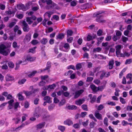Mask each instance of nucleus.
Listing matches in <instances>:
<instances>
[{
	"mask_svg": "<svg viewBox=\"0 0 132 132\" xmlns=\"http://www.w3.org/2000/svg\"><path fill=\"white\" fill-rule=\"evenodd\" d=\"M17 8L19 10H22L23 11L26 10L24 5L22 4H19L18 5Z\"/></svg>",
	"mask_w": 132,
	"mask_h": 132,
	"instance_id": "4be33fe9",
	"label": "nucleus"
},
{
	"mask_svg": "<svg viewBox=\"0 0 132 132\" xmlns=\"http://www.w3.org/2000/svg\"><path fill=\"white\" fill-rule=\"evenodd\" d=\"M63 47L67 50H69L70 48L69 44L67 43H65L64 44Z\"/></svg>",
	"mask_w": 132,
	"mask_h": 132,
	"instance_id": "a19ab883",
	"label": "nucleus"
},
{
	"mask_svg": "<svg viewBox=\"0 0 132 132\" xmlns=\"http://www.w3.org/2000/svg\"><path fill=\"white\" fill-rule=\"evenodd\" d=\"M16 17L19 19H22L23 16V15L22 14H17L16 15Z\"/></svg>",
	"mask_w": 132,
	"mask_h": 132,
	"instance_id": "37998d69",
	"label": "nucleus"
},
{
	"mask_svg": "<svg viewBox=\"0 0 132 132\" xmlns=\"http://www.w3.org/2000/svg\"><path fill=\"white\" fill-rule=\"evenodd\" d=\"M122 46L121 45H118L115 46L116 54L118 57H119L120 55L121 54L120 51L122 48Z\"/></svg>",
	"mask_w": 132,
	"mask_h": 132,
	"instance_id": "39448f33",
	"label": "nucleus"
},
{
	"mask_svg": "<svg viewBox=\"0 0 132 132\" xmlns=\"http://www.w3.org/2000/svg\"><path fill=\"white\" fill-rule=\"evenodd\" d=\"M19 106V104L18 102H16L14 103V107L15 109H16Z\"/></svg>",
	"mask_w": 132,
	"mask_h": 132,
	"instance_id": "13d9d810",
	"label": "nucleus"
},
{
	"mask_svg": "<svg viewBox=\"0 0 132 132\" xmlns=\"http://www.w3.org/2000/svg\"><path fill=\"white\" fill-rule=\"evenodd\" d=\"M104 13L103 11H99L93 14V16L94 17L97 16L96 21L99 22H105V21L103 19L100 18L102 16V15H101L99 16H98L100 14Z\"/></svg>",
	"mask_w": 132,
	"mask_h": 132,
	"instance_id": "f03ea898",
	"label": "nucleus"
},
{
	"mask_svg": "<svg viewBox=\"0 0 132 132\" xmlns=\"http://www.w3.org/2000/svg\"><path fill=\"white\" fill-rule=\"evenodd\" d=\"M23 29L24 32H27L30 30V28L27 23L25 21H23L22 22Z\"/></svg>",
	"mask_w": 132,
	"mask_h": 132,
	"instance_id": "20e7f679",
	"label": "nucleus"
},
{
	"mask_svg": "<svg viewBox=\"0 0 132 132\" xmlns=\"http://www.w3.org/2000/svg\"><path fill=\"white\" fill-rule=\"evenodd\" d=\"M83 92L84 90L82 89L76 91L75 94L74 98H77Z\"/></svg>",
	"mask_w": 132,
	"mask_h": 132,
	"instance_id": "4468645a",
	"label": "nucleus"
},
{
	"mask_svg": "<svg viewBox=\"0 0 132 132\" xmlns=\"http://www.w3.org/2000/svg\"><path fill=\"white\" fill-rule=\"evenodd\" d=\"M96 98V96H93L91 100V103H94L95 101Z\"/></svg>",
	"mask_w": 132,
	"mask_h": 132,
	"instance_id": "052dcab7",
	"label": "nucleus"
},
{
	"mask_svg": "<svg viewBox=\"0 0 132 132\" xmlns=\"http://www.w3.org/2000/svg\"><path fill=\"white\" fill-rule=\"evenodd\" d=\"M64 37V35L63 34H59L58 35L56 36L57 39H62Z\"/></svg>",
	"mask_w": 132,
	"mask_h": 132,
	"instance_id": "bb28decb",
	"label": "nucleus"
},
{
	"mask_svg": "<svg viewBox=\"0 0 132 132\" xmlns=\"http://www.w3.org/2000/svg\"><path fill=\"white\" fill-rule=\"evenodd\" d=\"M126 78L127 79H129L130 80H132V75L131 73H128L127 75Z\"/></svg>",
	"mask_w": 132,
	"mask_h": 132,
	"instance_id": "49530a36",
	"label": "nucleus"
},
{
	"mask_svg": "<svg viewBox=\"0 0 132 132\" xmlns=\"http://www.w3.org/2000/svg\"><path fill=\"white\" fill-rule=\"evenodd\" d=\"M26 80L25 79H23L19 81L18 83L20 85L23 84L26 81Z\"/></svg>",
	"mask_w": 132,
	"mask_h": 132,
	"instance_id": "473e14b6",
	"label": "nucleus"
},
{
	"mask_svg": "<svg viewBox=\"0 0 132 132\" xmlns=\"http://www.w3.org/2000/svg\"><path fill=\"white\" fill-rule=\"evenodd\" d=\"M94 82L96 84L98 85L100 83V81L97 79H96L94 80Z\"/></svg>",
	"mask_w": 132,
	"mask_h": 132,
	"instance_id": "e2e57ef3",
	"label": "nucleus"
},
{
	"mask_svg": "<svg viewBox=\"0 0 132 132\" xmlns=\"http://www.w3.org/2000/svg\"><path fill=\"white\" fill-rule=\"evenodd\" d=\"M15 12L13 10H9L8 11H6L5 13V15H6L9 16V18L14 16Z\"/></svg>",
	"mask_w": 132,
	"mask_h": 132,
	"instance_id": "423d86ee",
	"label": "nucleus"
},
{
	"mask_svg": "<svg viewBox=\"0 0 132 132\" xmlns=\"http://www.w3.org/2000/svg\"><path fill=\"white\" fill-rule=\"evenodd\" d=\"M114 63L113 60H111L109 61V69H111L113 68Z\"/></svg>",
	"mask_w": 132,
	"mask_h": 132,
	"instance_id": "c85d7f7f",
	"label": "nucleus"
},
{
	"mask_svg": "<svg viewBox=\"0 0 132 132\" xmlns=\"http://www.w3.org/2000/svg\"><path fill=\"white\" fill-rule=\"evenodd\" d=\"M42 110L39 107H37L36 108L35 112L34 114L35 116L37 117H40L42 114Z\"/></svg>",
	"mask_w": 132,
	"mask_h": 132,
	"instance_id": "7ed1b4c3",
	"label": "nucleus"
},
{
	"mask_svg": "<svg viewBox=\"0 0 132 132\" xmlns=\"http://www.w3.org/2000/svg\"><path fill=\"white\" fill-rule=\"evenodd\" d=\"M132 62V59H129L127 60L125 62V64H129L131 63Z\"/></svg>",
	"mask_w": 132,
	"mask_h": 132,
	"instance_id": "a18cd8bd",
	"label": "nucleus"
},
{
	"mask_svg": "<svg viewBox=\"0 0 132 132\" xmlns=\"http://www.w3.org/2000/svg\"><path fill=\"white\" fill-rule=\"evenodd\" d=\"M24 93L27 96H29L31 95L32 93L31 90L30 91H25L24 92Z\"/></svg>",
	"mask_w": 132,
	"mask_h": 132,
	"instance_id": "58836bf2",
	"label": "nucleus"
},
{
	"mask_svg": "<svg viewBox=\"0 0 132 132\" xmlns=\"http://www.w3.org/2000/svg\"><path fill=\"white\" fill-rule=\"evenodd\" d=\"M16 23L15 22H12L10 23L9 25V27L10 28H12Z\"/></svg>",
	"mask_w": 132,
	"mask_h": 132,
	"instance_id": "bf43d9fd",
	"label": "nucleus"
},
{
	"mask_svg": "<svg viewBox=\"0 0 132 132\" xmlns=\"http://www.w3.org/2000/svg\"><path fill=\"white\" fill-rule=\"evenodd\" d=\"M37 71H32L30 74L28 75V76L29 77H31L34 76L35 74L37 73Z\"/></svg>",
	"mask_w": 132,
	"mask_h": 132,
	"instance_id": "72a5a7b5",
	"label": "nucleus"
},
{
	"mask_svg": "<svg viewBox=\"0 0 132 132\" xmlns=\"http://www.w3.org/2000/svg\"><path fill=\"white\" fill-rule=\"evenodd\" d=\"M85 100V98H83L82 99L76 100L75 101V104L77 105L80 106L84 102Z\"/></svg>",
	"mask_w": 132,
	"mask_h": 132,
	"instance_id": "1a4fd4ad",
	"label": "nucleus"
},
{
	"mask_svg": "<svg viewBox=\"0 0 132 132\" xmlns=\"http://www.w3.org/2000/svg\"><path fill=\"white\" fill-rule=\"evenodd\" d=\"M30 123V122L29 121H27L25 122V124H22L21 125L16 128L15 130L16 131L20 130L24 127L25 125H27Z\"/></svg>",
	"mask_w": 132,
	"mask_h": 132,
	"instance_id": "dca6fc26",
	"label": "nucleus"
},
{
	"mask_svg": "<svg viewBox=\"0 0 132 132\" xmlns=\"http://www.w3.org/2000/svg\"><path fill=\"white\" fill-rule=\"evenodd\" d=\"M76 69L77 70H78L81 68V65L80 63H79L77 64L76 66Z\"/></svg>",
	"mask_w": 132,
	"mask_h": 132,
	"instance_id": "774afa93",
	"label": "nucleus"
},
{
	"mask_svg": "<svg viewBox=\"0 0 132 132\" xmlns=\"http://www.w3.org/2000/svg\"><path fill=\"white\" fill-rule=\"evenodd\" d=\"M51 63L50 62H48L47 63V66L46 68L44 70H47L49 69L51 67V65H50Z\"/></svg>",
	"mask_w": 132,
	"mask_h": 132,
	"instance_id": "de8ad7c7",
	"label": "nucleus"
},
{
	"mask_svg": "<svg viewBox=\"0 0 132 132\" xmlns=\"http://www.w3.org/2000/svg\"><path fill=\"white\" fill-rule=\"evenodd\" d=\"M13 47L14 48H19V46L17 45V44L16 42H14L12 44Z\"/></svg>",
	"mask_w": 132,
	"mask_h": 132,
	"instance_id": "4c0bfd02",
	"label": "nucleus"
},
{
	"mask_svg": "<svg viewBox=\"0 0 132 132\" xmlns=\"http://www.w3.org/2000/svg\"><path fill=\"white\" fill-rule=\"evenodd\" d=\"M90 87L94 92H96L98 91V87H96L95 85L93 84L90 85Z\"/></svg>",
	"mask_w": 132,
	"mask_h": 132,
	"instance_id": "6ab92c4d",
	"label": "nucleus"
},
{
	"mask_svg": "<svg viewBox=\"0 0 132 132\" xmlns=\"http://www.w3.org/2000/svg\"><path fill=\"white\" fill-rule=\"evenodd\" d=\"M14 100L13 99H11L8 102V103L9 104L7 108L8 109L10 110L13 108L14 107Z\"/></svg>",
	"mask_w": 132,
	"mask_h": 132,
	"instance_id": "6e6552de",
	"label": "nucleus"
},
{
	"mask_svg": "<svg viewBox=\"0 0 132 132\" xmlns=\"http://www.w3.org/2000/svg\"><path fill=\"white\" fill-rule=\"evenodd\" d=\"M95 58H97L98 59H106V57H104L103 56L101 55H95Z\"/></svg>",
	"mask_w": 132,
	"mask_h": 132,
	"instance_id": "5701e85b",
	"label": "nucleus"
},
{
	"mask_svg": "<svg viewBox=\"0 0 132 132\" xmlns=\"http://www.w3.org/2000/svg\"><path fill=\"white\" fill-rule=\"evenodd\" d=\"M29 103L27 101H26L24 103V107L25 108H29Z\"/></svg>",
	"mask_w": 132,
	"mask_h": 132,
	"instance_id": "4d7b16f0",
	"label": "nucleus"
},
{
	"mask_svg": "<svg viewBox=\"0 0 132 132\" xmlns=\"http://www.w3.org/2000/svg\"><path fill=\"white\" fill-rule=\"evenodd\" d=\"M54 107V106L52 104L50 105L48 107L49 110H52Z\"/></svg>",
	"mask_w": 132,
	"mask_h": 132,
	"instance_id": "69168bd1",
	"label": "nucleus"
},
{
	"mask_svg": "<svg viewBox=\"0 0 132 132\" xmlns=\"http://www.w3.org/2000/svg\"><path fill=\"white\" fill-rule=\"evenodd\" d=\"M68 108L70 110L76 109L77 108V106L75 105H69L68 106Z\"/></svg>",
	"mask_w": 132,
	"mask_h": 132,
	"instance_id": "2f4dec72",
	"label": "nucleus"
},
{
	"mask_svg": "<svg viewBox=\"0 0 132 132\" xmlns=\"http://www.w3.org/2000/svg\"><path fill=\"white\" fill-rule=\"evenodd\" d=\"M122 39L123 42H126L128 39V38L123 36H122Z\"/></svg>",
	"mask_w": 132,
	"mask_h": 132,
	"instance_id": "864d4df0",
	"label": "nucleus"
},
{
	"mask_svg": "<svg viewBox=\"0 0 132 132\" xmlns=\"http://www.w3.org/2000/svg\"><path fill=\"white\" fill-rule=\"evenodd\" d=\"M9 66L11 68H13L14 67V64L11 62H10L8 63Z\"/></svg>",
	"mask_w": 132,
	"mask_h": 132,
	"instance_id": "5fc2aeb1",
	"label": "nucleus"
},
{
	"mask_svg": "<svg viewBox=\"0 0 132 132\" xmlns=\"http://www.w3.org/2000/svg\"><path fill=\"white\" fill-rule=\"evenodd\" d=\"M13 120L14 121L16 124H17L20 121V119L19 118H16L13 119Z\"/></svg>",
	"mask_w": 132,
	"mask_h": 132,
	"instance_id": "c9c22d12",
	"label": "nucleus"
},
{
	"mask_svg": "<svg viewBox=\"0 0 132 132\" xmlns=\"http://www.w3.org/2000/svg\"><path fill=\"white\" fill-rule=\"evenodd\" d=\"M47 39L43 38L42 40L41 43L43 44H45L47 43Z\"/></svg>",
	"mask_w": 132,
	"mask_h": 132,
	"instance_id": "c03bdc74",
	"label": "nucleus"
},
{
	"mask_svg": "<svg viewBox=\"0 0 132 132\" xmlns=\"http://www.w3.org/2000/svg\"><path fill=\"white\" fill-rule=\"evenodd\" d=\"M73 40V38L72 37H70L68 38L67 39V41L69 43H71L72 42Z\"/></svg>",
	"mask_w": 132,
	"mask_h": 132,
	"instance_id": "0e129e2a",
	"label": "nucleus"
},
{
	"mask_svg": "<svg viewBox=\"0 0 132 132\" xmlns=\"http://www.w3.org/2000/svg\"><path fill=\"white\" fill-rule=\"evenodd\" d=\"M120 55V57H125V56H129L130 55V54L127 52H125L123 54L121 53Z\"/></svg>",
	"mask_w": 132,
	"mask_h": 132,
	"instance_id": "a878e982",
	"label": "nucleus"
},
{
	"mask_svg": "<svg viewBox=\"0 0 132 132\" xmlns=\"http://www.w3.org/2000/svg\"><path fill=\"white\" fill-rule=\"evenodd\" d=\"M36 48V47H35L33 48L29 49V52L32 53H34L35 52V49Z\"/></svg>",
	"mask_w": 132,
	"mask_h": 132,
	"instance_id": "8fccbe9b",
	"label": "nucleus"
},
{
	"mask_svg": "<svg viewBox=\"0 0 132 132\" xmlns=\"http://www.w3.org/2000/svg\"><path fill=\"white\" fill-rule=\"evenodd\" d=\"M95 116L96 117L100 120H102V115L100 114L98 111H96L95 112Z\"/></svg>",
	"mask_w": 132,
	"mask_h": 132,
	"instance_id": "f8f14e48",
	"label": "nucleus"
},
{
	"mask_svg": "<svg viewBox=\"0 0 132 132\" xmlns=\"http://www.w3.org/2000/svg\"><path fill=\"white\" fill-rule=\"evenodd\" d=\"M59 129L62 131H63L65 129L64 127L62 126H59L58 127Z\"/></svg>",
	"mask_w": 132,
	"mask_h": 132,
	"instance_id": "3c124183",
	"label": "nucleus"
},
{
	"mask_svg": "<svg viewBox=\"0 0 132 132\" xmlns=\"http://www.w3.org/2000/svg\"><path fill=\"white\" fill-rule=\"evenodd\" d=\"M95 37L94 36H91L89 35H88L87 37V40L88 41H90L91 40H93L94 39Z\"/></svg>",
	"mask_w": 132,
	"mask_h": 132,
	"instance_id": "f704fd0d",
	"label": "nucleus"
},
{
	"mask_svg": "<svg viewBox=\"0 0 132 132\" xmlns=\"http://www.w3.org/2000/svg\"><path fill=\"white\" fill-rule=\"evenodd\" d=\"M26 21L29 24H31L33 22V21L32 20L31 17H28L26 18Z\"/></svg>",
	"mask_w": 132,
	"mask_h": 132,
	"instance_id": "cd10ccee",
	"label": "nucleus"
},
{
	"mask_svg": "<svg viewBox=\"0 0 132 132\" xmlns=\"http://www.w3.org/2000/svg\"><path fill=\"white\" fill-rule=\"evenodd\" d=\"M64 123L65 125H67L68 126H70L73 125V122L70 120L67 119L64 122Z\"/></svg>",
	"mask_w": 132,
	"mask_h": 132,
	"instance_id": "a211bd4d",
	"label": "nucleus"
},
{
	"mask_svg": "<svg viewBox=\"0 0 132 132\" xmlns=\"http://www.w3.org/2000/svg\"><path fill=\"white\" fill-rule=\"evenodd\" d=\"M108 119L107 117L105 118L104 120V124L106 126H108Z\"/></svg>",
	"mask_w": 132,
	"mask_h": 132,
	"instance_id": "e433bc0d",
	"label": "nucleus"
},
{
	"mask_svg": "<svg viewBox=\"0 0 132 132\" xmlns=\"http://www.w3.org/2000/svg\"><path fill=\"white\" fill-rule=\"evenodd\" d=\"M105 72L104 71H101L98 72L96 74V76H97L100 75V77L101 79H102L103 78L105 77Z\"/></svg>",
	"mask_w": 132,
	"mask_h": 132,
	"instance_id": "2eb2a0df",
	"label": "nucleus"
},
{
	"mask_svg": "<svg viewBox=\"0 0 132 132\" xmlns=\"http://www.w3.org/2000/svg\"><path fill=\"white\" fill-rule=\"evenodd\" d=\"M31 36L30 35H27L25 37L24 40L26 42H29L31 39Z\"/></svg>",
	"mask_w": 132,
	"mask_h": 132,
	"instance_id": "b1692460",
	"label": "nucleus"
},
{
	"mask_svg": "<svg viewBox=\"0 0 132 132\" xmlns=\"http://www.w3.org/2000/svg\"><path fill=\"white\" fill-rule=\"evenodd\" d=\"M101 49L100 47H98L94 49V52H99L101 50Z\"/></svg>",
	"mask_w": 132,
	"mask_h": 132,
	"instance_id": "680f3d73",
	"label": "nucleus"
},
{
	"mask_svg": "<svg viewBox=\"0 0 132 132\" xmlns=\"http://www.w3.org/2000/svg\"><path fill=\"white\" fill-rule=\"evenodd\" d=\"M46 3L48 6H50V8H47L48 9H51V8H52L53 7L55 6L56 5L55 3H53L51 0H47Z\"/></svg>",
	"mask_w": 132,
	"mask_h": 132,
	"instance_id": "9d476101",
	"label": "nucleus"
},
{
	"mask_svg": "<svg viewBox=\"0 0 132 132\" xmlns=\"http://www.w3.org/2000/svg\"><path fill=\"white\" fill-rule=\"evenodd\" d=\"M120 102L122 104H125L126 102L125 100L122 97H120Z\"/></svg>",
	"mask_w": 132,
	"mask_h": 132,
	"instance_id": "338daca9",
	"label": "nucleus"
},
{
	"mask_svg": "<svg viewBox=\"0 0 132 132\" xmlns=\"http://www.w3.org/2000/svg\"><path fill=\"white\" fill-rule=\"evenodd\" d=\"M30 90H31L32 93H35L37 92H38L39 89H34L33 88V86H31L29 88Z\"/></svg>",
	"mask_w": 132,
	"mask_h": 132,
	"instance_id": "c756f323",
	"label": "nucleus"
},
{
	"mask_svg": "<svg viewBox=\"0 0 132 132\" xmlns=\"http://www.w3.org/2000/svg\"><path fill=\"white\" fill-rule=\"evenodd\" d=\"M35 59L36 58L35 57H32L28 55L27 56L26 59L25 60H27L29 61H33L35 60Z\"/></svg>",
	"mask_w": 132,
	"mask_h": 132,
	"instance_id": "f3484780",
	"label": "nucleus"
},
{
	"mask_svg": "<svg viewBox=\"0 0 132 132\" xmlns=\"http://www.w3.org/2000/svg\"><path fill=\"white\" fill-rule=\"evenodd\" d=\"M31 4L32 3L30 2H29L26 4L25 7L26 10L29 8L30 6L31 5Z\"/></svg>",
	"mask_w": 132,
	"mask_h": 132,
	"instance_id": "7c9ffc66",
	"label": "nucleus"
},
{
	"mask_svg": "<svg viewBox=\"0 0 132 132\" xmlns=\"http://www.w3.org/2000/svg\"><path fill=\"white\" fill-rule=\"evenodd\" d=\"M82 109L85 111H87L88 110L87 106V105L83 104L81 106Z\"/></svg>",
	"mask_w": 132,
	"mask_h": 132,
	"instance_id": "79ce46f5",
	"label": "nucleus"
},
{
	"mask_svg": "<svg viewBox=\"0 0 132 132\" xmlns=\"http://www.w3.org/2000/svg\"><path fill=\"white\" fill-rule=\"evenodd\" d=\"M67 36H71L73 34V32L71 30H69L67 31Z\"/></svg>",
	"mask_w": 132,
	"mask_h": 132,
	"instance_id": "ea45409f",
	"label": "nucleus"
},
{
	"mask_svg": "<svg viewBox=\"0 0 132 132\" xmlns=\"http://www.w3.org/2000/svg\"><path fill=\"white\" fill-rule=\"evenodd\" d=\"M5 78L6 80L8 81H12L14 80V79L13 77L9 74H7L6 75Z\"/></svg>",
	"mask_w": 132,
	"mask_h": 132,
	"instance_id": "ddd939ff",
	"label": "nucleus"
},
{
	"mask_svg": "<svg viewBox=\"0 0 132 132\" xmlns=\"http://www.w3.org/2000/svg\"><path fill=\"white\" fill-rule=\"evenodd\" d=\"M73 127L75 129H78L79 128L80 126L79 124L76 123L73 125Z\"/></svg>",
	"mask_w": 132,
	"mask_h": 132,
	"instance_id": "6e6d98bb",
	"label": "nucleus"
},
{
	"mask_svg": "<svg viewBox=\"0 0 132 132\" xmlns=\"http://www.w3.org/2000/svg\"><path fill=\"white\" fill-rule=\"evenodd\" d=\"M44 100L46 101L47 102L49 103H51L52 102L51 100L50 97L48 96H46L44 97Z\"/></svg>",
	"mask_w": 132,
	"mask_h": 132,
	"instance_id": "412c9836",
	"label": "nucleus"
},
{
	"mask_svg": "<svg viewBox=\"0 0 132 132\" xmlns=\"http://www.w3.org/2000/svg\"><path fill=\"white\" fill-rule=\"evenodd\" d=\"M45 124V123L44 122L41 123L36 126V128L37 129H41L44 126Z\"/></svg>",
	"mask_w": 132,
	"mask_h": 132,
	"instance_id": "aec40b11",
	"label": "nucleus"
},
{
	"mask_svg": "<svg viewBox=\"0 0 132 132\" xmlns=\"http://www.w3.org/2000/svg\"><path fill=\"white\" fill-rule=\"evenodd\" d=\"M54 13L53 11H50L46 12L44 14V18H46L48 20L50 19L51 15Z\"/></svg>",
	"mask_w": 132,
	"mask_h": 132,
	"instance_id": "0eeeda50",
	"label": "nucleus"
},
{
	"mask_svg": "<svg viewBox=\"0 0 132 132\" xmlns=\"http://www.w3.org/2000/svg\"><path fill=\"white\" fill-rule=\"evenodd\" d=\"M6 47L3 44H0V53L4 56H7L10 53V51L9 49L5 50Z\"/></svg>",
	"mask_w": 132,
	"mask_h": 132,
	"instance_id": "f257e3e1",
	"label": "nucleus"
},
{
	"mask_svg": "<svg viewBox=\"0 0 132 132\" xmlns=\"http://www.w3.org/2000/svg\"><path fill=\"white\" fill-rule=\"evenodd\" d=\"M77 4V1L76 0L73 1L71 2V5L72 6H75Z\"/></svg>",
	"mask_w": 132,
	"mask_h": 132,
	"instance_id": "09e8293b",
	"label": "nucleus"
},
{
	"mask_svg": "<svg viewBox=\"0 0 132 132\" xmlns=\"http://www.w3.org/2000/svg\"><path fill=\"white\" fill-rule=\"evenodd\" d=\"M22 92H20L17 95L20 101L24 99V97L22 95Z\"/></svg>",
	"mask_w": 132,
	"mask_h": 132,
	"instance_id": "393cba45",
	"label": "nucleus"
},
{
	"mask_svg": "<svg viewBox=\"0 0 132 132\" xmlns=\"http://www.w3.org/2000/svg\"><path fill=\"white\" fill-rule=\"evenodd\" d=\"M105 86H103V85L99 86L98 87V90L102 91L105 88Z\"/></svg>",
	"mask_w": 132,
	"mask_h": 132,
	"instance_id": "603ef678",
	"label": "nucleus"
},
{
	"mask_svg": "<svg viewBox=\"0 0 132 132\" xmlns=\"http://www.w3.org/2000/svg\"><path fill=\"white\" fill-rule=\"evenodd\" d=\"M56 87V85L55 84H53L48 86H45L43 88V90H48L49 89H53Z\"/></svg>",
	"mask_w": 132,
	"mask_h": 132,
	"instance_id": "9b49d317",
	"label": "nucleus"
}]
</instances>
